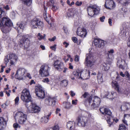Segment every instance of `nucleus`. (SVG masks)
Here are the masks:
<instances>
[{
  "label": "nucleus",
  "mask_w": 130,
  "mask_h": 130,
  "mask_svg": "<svg viewBox=\"0 0 130 130\" xmlns=\"http://www.w3.org/2000/svg\"><path fill=\"white\" fill-rule=\"evenodd\" d=\"M83 97L87 98L85 102V105L86 106H89L91 103L93 102L91 105L92 108L94 109L99 106L101 103L100 99L99 98L95 96L93 98L92 100V96L87 92H85L82 96L81 98Z\"/></svg>",
  "instance_id": "obj_1"
},
{
  "label": "nucleus",
  "mask_w": 130,
  "mask_h": 130,
  "mask_svg": "<svg viewBox=\"0 0 130 130\" xmlns=\"http://www.w3.org/2000/svg\"><path fill=\"white\" fill-rule=\"evenodd\" d=\"M12 23L11 20L8 18L4 17L1 21L0 20V27L3 26L2 30L3 33L7 34L11 30V27Z\"/></svg>",
  "instance_id": "obj_2"
},
{
  "label": "nucleus",
  "mask_w": 130,
  "mask_h": 130,
  "mask_svg": "<svg viewBox=\"0 0 130 130\" xmlns=\"http://www.w3.org/2000/svg\"><path fill=\"white\" fill-rule=\"evenodd\" d=\"M100 9L98 7L95 5H91L87 8L88 15L92 17L95 14H98L100 12Z\"/></svg>",
  "instance_id": "obj_3"
},
{
  "label": "nucleus",
  "mask_w": 130,
  "mask_h": 130,
  "mask_svg": "<svg viewBox=\"0 0 130 130\" xmlns=\"http://www.w3.org/2000/svg\"><path fill=\"white\" fill-rule=\"evenodd\" d=\"M7 56H5L4 59L5 63L6 65L8 62H10L11 65L14 64L17 60L18 57L17 56L14 54H10L9 55V59Z\"/></svg>",
  "instance_id": "obj_4"
},
{
  "label": "nucleus",
  "mask_w": 130,
  "mask_h": 130,
  "mask_svg": "<svg viewBox=\"0 0 130 130\" xmlns=\"http://www.w3.org/2000/svg\"><path fill=\"white\" fill-rule=\"evenodd\" d=\"M50 68L46 64L42 65L39 71L40 74L42 77H46L49 75V72Z\"/></svg>",
  "instance_id": "obj_5"
},
{
  "label": "nucleus",
  "mask_w": 130,
  "mask_h": 130,
  "mask_svg": "<svg viewBox=\"0 0 130 130\" xmlns=\"http://www.w3.org/2000/svg\"><path fill=\"white\" fill-rule=\"evenodd\" d=\"M86 56L85 62V65L88 67H92L94 65V59L90 53L86 54Z\"/></svg>",
  "instance_id": "obj_6"
},
{
  "label": "nucleus",
  "mask_w": 130,
  "mask_h": 130,
  "mask_svg": "<svg viewBox=\"0 0 130 130\" xmlns=\"http://www.w3.org/2000/svg\"><path fill=\"white\" fill-rule=\"evenodd\" d=\"M26 70L23 68H20L17 70L15 75V78L19 80H22L25 76Z\"/></svg>",
  "instance_id": "obj_7"
},
{
  "label": "nucleus",
  "mask_w": 130,
  "mask_h": 130,
  "mask_svg": "<svg viewBox=\"0 0 130 130\" xmlns=\"http://www.w3.org/2000/svg\"><path fill=\"white\" fill-rule=\"evenodd\" d=\"M17 37L22 38L20 42L21 44L25 47H27L29 46L30 41L28 39V35H21L19 34L18 35Z\"/></svg>",
  "instance_id": "obj_8"
},
{
  "label": "nucleus",
  "mask_w": 130,
  "mask_h": 130,
  "mask_svg": "<svg viewBox=\"0 0 130 130\" xmlns=\"http://www.w3.org/2000/svg\"><path fill=\"white\" fill-rule=\"evenodd\" d=\"M35 93L36 95L40 98L43 99L45 97L44 91L43 90L42 87L39 85L35 87Z\"/></svg>",
  "instance_id": "obj_9"
},
{
  "label": "nucleus",
  "mask_w": 130,
  "mask_h": 130,
  "mask_svg": "<svg viewBox=\"0 0 130 130\" xmlns=\"http://www.w3.org/2000/svg\"><path fill=\"white\" fill-rule=\"evenodd\" d=\"M31 26L33 28H41L43 26L42 22L37 19H34L30 22Z\"/></svg>",
  "instance_id": "obj_10"
},
{
  "label": "nucleus",
  "mask_w": 130,
  "mask_h": 130,
  "mask_svg": "<svg viewBox=\"0 0 130 130\" xmlns=\"http://www.w3.org/2000/svg\"><path fill=\"white\" fill-rule=\"evenodd\" d=\"M15 118H18V121L19 123L23 124L26 120V115L22 112H19L17 113Z\"/></svg>",
  "instance_id": "obj_11"
},
{
  "label": "nucleus",
  "mask_w": 130,
  "mask_h": 130,
  "mask_svg": "<svg viewBox=\"0 0 130 130\" xmlns=\"http://www.w3.org/2000/svg\"><path fill=\"white\" fill-rule=\"evenodd\" d=\"M21 99L22 101L29 99H31V95L28 90L26 89H24L21 93Z\"/></svg>",
  "instance_id": "obj_12"
},
{
  "label": "nucleus",
  "mask_w": 130,
  "mask_h": 130,
  "mask_svg": "<svg viewBox=\"0 0 130 130\" xmlns=\"http://www.w3.org/2000/svg\"><path fill=\"white\" fill-rule=\"evenodd\" d=\"M112 86L114 87L119 94H127V90L125 89H123L122 88H120L118 83L116 82H112Z\"/></svg>",
  "instance_id": "obj_13"
},
{
  "label": "nucleus",
  "mask_w": 130,
  "mask_h": 130,
  "mask_svg": "<svg viewBox=\"0 0 130 130\" xmlns=\"http://www.w3.org/2000/svg\"><path fill=\"white\" fill-rule=\"evenodd\" d=\"M77 35L83 38L85 37L87 34L86 30L83 27H79L77 31Z\"/></svg>",
  "instance_id": "obj_14"
},
{
  "label": "nucleus",
  "mask_w": 130,
  "mask_h": 130,
  "mask_svg": "<svg viewBox=\"0 0 130 130\" xmlns=\"http://www.w3.org/2000/svg\"><path fill=\"white\" fill-rule=\"evenodd\" d=\"M30 107V108L28 109V111H27V112L29 113L38 112L40 111V108L34 103H32V105Z\"/></svg>",
  "instance_id": "obj_15"
},
{
  "label": "nucleus",
  "mask_w": 130,
  "mask_h": 130,
  "mask_svg": "<svg viewBox=\"0 0 130 130\" xmlns=\"http://www.w3.org/2000/svg\"><path fill=\"white\" fill-rule=\"evenodd\" d=\"M89 70H85L80 72V78L84 80L87 79L90 77Z\"/></svg>",
  "instance_id": "obj_16"
},
{
  "label": "nucleus",
  "mask_w": 130,
  "mask_h": 130,
  "mask_svg": "<svg viewBox=\"0 0 130 130\" xmlns=\"http://www.w3.org/2000/svg\"><path fill=\"white\" fill-rule=\"evenodd\" d=\"M77 120V124L79 126L84 127L87 123L86 118L85 117H78Z\"/></svg>",
  "instance_id": "obj_17"
},
{
  "label": "nucleus",
  "mask_w": 130,
  "mask_h": 130,
  "mask_svg": "<svg viewBox=\"0 0 130 130\" xmlns=\"http://www.w3.org/2000/svg\"><path fill=\"white\" fill-rule=\"evenodd\" d=\"M54 66L55 67L56 69L59 71H62L64 68L63 63L58 60H57L55 61Z\"/></svg>",
  "instance_id": "obj_18"
},
{
  "label": "nucleus",
  "mask_w": 130,
  "mask_h": 130,
  "mask_svg": "<svg viewBox=\"0 0 130 130\" xmlns=\"http://www.w3.org/2000/svg\"><path fill=\"white\" fill-rule=\"evenodd\" d=\"M105 6L107 9H112L115 8L116 5L113 1L107 0L106 1Z\"/></svg>",
  "instance_id": "obj_19"
},
{
  "label": "nucleus",
  "mask_w": 130,
  "mask_h": 130,
  "mask_svg": "<svg viewBox=\"0 0 130 130\" xmlns=\"http://www.w3.org/2000/svg\"><path fill=\"white\" fill-rule=\"evenodd\" d=\"M106 117L107 118L105 117V119L109 124V125L110 127L114 121L117 123L118 121V119L115 118L112 116H108Z\"/></svg>",
  "instance_id": "obj_20"
},
{
  "label": "nucleus",
  "mask_w": 130,
  "mask_h": 130,
  "mask_svg": "<svg viewBox=\"0 0 130 130\" xmlns=\"http://www.w3.org/2000/svg\"><path fill=\"white\" fill-rule=\"evenodd\" d=\"M94 44L96 48L103 47L104 44L103 40L100 39H98L95 40Z\"/></svg>",
  "instance_id": "obj_21"
},
{
  "label": "nucleus",
  "mask_w": 130,
  "mask_h": 130,
  "mask_svg": "<svg viewBox=\"0 0 130 130\" xmlns=\"http://www.w3.org/2000/svg\"><path fill=\"white\" fill-rule=\"evenodd\" d=\"M45 102H48L49 105L54 106L56 102V99L54 97H48L46 98Z\"/></svg>",
  "instance_id": "obj_22"
},
{
  "label": "nucleus",
  "mask_w": 130,
  "mask_h": 130,
  "mask_svg": "<svg viewBox=\"0 0 130 130\" xmlns=\"http://www.w3.org/2000/svg\"><path fill=\"white\" fill-rule=\"evenodd\" d=\"M75 124L73 121H69L67 123L66 127L69 130H74Z\"/></svg>",
  "instance_id": "obj_23"
},
{
  "label": "nucleus",
  "mask_w": 130,
  "mask_h": 130,
  "mask_svg": "<svg viewBox=\"0 0 130 130\" xmlns=\"http://www.w3.org/2000/svg\"><path fill=\"white\" fill-rule=\"evenodd\" d=\"M114 52V50L113 49H112L108 51L107 55V58L110 59H112L114 58V55L113 54Z\"/></svg>",
  "instance_id": "obj_24"
},
{
  "label": "nucleus",
  "mask_w": 130,
  "mask_h": 130,
  "mask_svg": "<svg viewBox=\"0 0 130 130\" xmlns=\"http://www.w3.org/2000/svg\"><path fill=\"white\" fill-rule=\"evenodd\" d=\"M17 27L15 28V29H17L18 31L20 29H22L23 30L25 25V23L23 22L21 23H18L17 24Z\"/></svg>",
  "instance_id": "obj_25"
},
{
  "label": "nucleus",
  "mask_w": 130,
  "mask_h": 130,
  "mask_svg": "<svg viewBox=\"0 0 130 130\" xmlns=\"http://www.w3.org/2000/svg\"><path fill=\"white\" fill-rule=\"evenodd\" d=\"M129 106V103L123 102L120 108L122 110L125 111L128 108Z\"/></svg>",
  "instance_id": "obj_26"
},
{
  "label": "nucleus",
  "mask_w": 130,
  "mask_h": 130,
  "mask_svg": "<svg viewBox=\"0 0 130 130\" xmlns=\"http://www.w3.org/2000/svg\"><path fill=\"white\" fill-rule=\"evenodd\" d=\"M44 11L43 14L44 18L46 20L48 23L49 24V20L50 19V17H49L48 15V17L47 15L46 12V8L45 7V6H44Z\"/></svg>",
  "instance_id": "obj_27"
},
{
  "label": "nucleus",
  "mask_w": 130,
  "mask_h": 130,
  "mask_svg": "<svg viewBox=\"0 0 130 130\" xmlns=\"http://www.w3.org/2000/svg\"><path fill=\"white\" fill-rule=\"evenodd\" d=\"M117 1L118 2L125 6L127 5L130 2L129 0H117Z\"/></svg>",
  "instance_id": "obj_28"
},
{
  "label": "nucleus",
  "mask_w": 130,
  "mask_h": 130,
  "mask_svg": "<svg viewBox=\"0 0 130 130\" xmlns=\"http://www.w3.org/2000/svg\"><path fill=\"white\" fill-rule=\"evenodd\" d=\"M121 63L119 65V67L122 69H124L127 68V64L125 63L124 60L122 61L121 62Z\"/></svg>",
  "instance_id": "obj_29"
},
{
  "label": "nucleus",
  "mask_w": 130,
  "mask_h": 130,
  "mask_svg": "<svg viewBox=\"0 0 130 130\" xmlns=\"http://www.w3.org/2000/svg\"><path fill=\"white\" fill-rule=\"evenodd\" d=\"M104 114L105 113L106 115L105 116V117L107 118V116L110 115L111 114V112L107 108H104Z\"/></svg>",
  "instance_id": "obj_30"
},
{
  "label": "nucleus",
  "mask_w": 130,
  "mask_h": 130,
  "mask_svg": "<svg viewBox=\"0 0 130 130\" xmlns=\"http://www.w3.org/2000/svg\"><path fill=\"white\" fill-rule=\"evenodd\" d=\"M116 95V92H110L108 93L107 95V98L109 99H111L112 98H113L115 96L114 95Z\"/></svg>",
  "instance_id": "obj_31"
},
{
  "label": "nucleus",
  "mask_w": 130,
  "mask_h": 130,
  "mask_svg": "<svg viewBox=\"0 0 130 130\" xmlns=\"http://www.w3.org/2000/svg\"><path fill=\"white\" fill-rule=\"evenodd\" d=\"M31 101V99H29V100H28L27 99L26 100H25L24 101H23V102H25V105L26 107L27 108V109H28L27 111H28V109H30L29 107H28V106L31 104V103L30 102Z\"/></svg>",
  "instance_id": "obj_32"
},
{
  "label": "nucleus",
  "mask_w": 130,
  "mask_h": 130,
  "mask_svg": "<svg viewBox=\"0 0 130 130\" xmlns=\"http://www.w3.org/2000/svg\"><path fill=\"white\" fill-rule=\"evenodd\" d=\"M32 0H22L24 4L27 6H29L32 3Z\"/></svg>",
  "instance_id": "obj_33"
},
{
  "label": "nucleus",
  "mask_w": 130,
  "mask_h": 130,
  "mask_svg": "<svg viewBox=\"0 0 130 130\" xmlns=\"http://www.w3.org/2000/svg\"><path fill=\"white\" fill-rule=\"evenodd\" d=\"M48 120V117L44 116L42 117L41 119V121L43 123H47Z\"/></svg>",
  "instance_id": "obj_34"
},
{
  "label": "nucleus",
  "mask_w": 130,
  "mask_h": 130,
  "mask_svg": "<svg viewBox=\"0 0 130 130\" xmlns=\"http://www.w3.org/2000/svg\"><path fill=\"white\" fill-rule=\"evenodd\" d=\"M80 72H79L77 71H74L73 73V75L75 77L78 78H80Z\"/></svg>",
  "instance_id": "obj_35"
},
{
  "label": "nucleus",
  "mask_w": 130,
  "mask_h": 130,
  "mask_svg": "<svg viewBox=\"0 0 130 130\" xmlns=\"http://www.w3.org/2000/svg\"><path fill=\"white\" fill-rule=\"evenodd\" d=\"M124 117L125 119L122 120L123 123L124 124H125L127 125H128V124L127 123V122L126 120H125V119L126 118H130V115L128 114H124Z\"/></svg>",
  "instance_id": "obj_36"
},
{
  "label": "nucleus",
  "mask_w": 130,
  "mask_h": 130,
  "mask_svg": "<svg viewBox=\"0 0 130 130\" xmlns=\"http://www.w3.org/2000/svg\"><path fill=\"white\" fill-rule=\"evenodd\" d=\"M60 84L63 86L66 87L68 84V81L66 79H64L61 81Z\"/></svg>",
  "instance_id": "obj_37"
},
{
  "label": "nucleus",
  "mask_w": 130,
  "mask_h": 130,
  "mask_svg": "<svg viewBox=\"0 0 130 130\" xmlns=\"http://www.w3.org/2000/svg\"><path fill=\"white\" fill-rule=\"evenodd\" d=\"M55 4V3L54 1L53 0H50L47 3V5L49 6H51V7Z\"/></svg>",
  "instance_id": "obj_38"
},
{
  "label": "nucleus",
  "mask_w": 130,
  "mask_h": 130,
  "mask_svg": "<svg viewBox=\"0 0 130 130\" xmlns=\"http://www.w3.org/2000/svg\"><path fill=\"white\" fill-rule=\"evenodd\" d=\"M126 127L125 125L123 124L119 125V128L118 130H126Z\"/></svg>",
  "instance_id": "obj_39"
},
{
  "label": "nucleus",
  "mask_w": 130,
  "mask_h": 130,
  "mask_svg": "<svg viewBox=\"0 0 130 130\" xmlns=\"http://www.w3.org/2000/svg\"><path fill=\"white\" fill-rule=\"evenodd\" d=\"M65 108L67 109H69L71 106V104L69 102H67L65 103Z\"/></svg>",
  "instance_id": "obj_40"
},
{
  "label": "nucleus",
  "mask_w": 130,
  "mask_h": 130,
  "mask_svg": "<svg viewBox=\"0 0 130 130\" xmlns=\"http://www.w3.org/2000/svg\"><path fill=\"white\" fill-rule=\"evenodd\" d=\"M97 77L98 83L99 84H100L103 82V79L102 78V75H98Z\"/></svg>",
  "instance_id": "obj_41"
},
{
  "label": "nucleus",
  "mask_w": 130,
  "mask_h": 130,
  "mask_svg": "<svg viewBox=\"0 0 130 130\" xmlns=\"http://www.w3.org/2000/svg\"><path fill=\"white\" fill-rule=\"evenodd\" d=\"M103 69L105 71H106L108 70L109 69V64H107L106 63H104L103 65Z\"/></svg>",
  "instance_id": "obj_42"
},
{
  "label": "nucleus",
  "mask_w": 130,
  "mask_h": 130,
  "mask_svg": "<svg viewBox=\"0 0 130 130\" xmlns=\"http://www.w3.org/2000/svg\"><path fill=\"white\" fill-rule=\"evenodd\" d=\"M5 12L3 11L2 9L0 8V18L5 15Z\"/></svg>",
  "instance_id": "obj_43"
},
{
  "label": "nucleus",
  "mask_w": 130,
  "mask_h": 130,
  "mask_svg": "<svg viewBox=\"0 0 130 130\" xmlns=\"http://www.w3.org/2000/svg\"><path fill=\"white\" fill-rule=\"evenodd\" d=\"M37 37L38 39L39 40H41L42 39H44V37H43L42 35H41L40 33L38 34L37 35Z\"/></svg>",
  "instance_id": "obj_44"
},
{
  "label": "nucleus",
  "mask_w": 130,
  "mask_h": 130,
  "mask_svg": "<svg viewBox=\"0 0 130 130\" xmlns=\"http://www.w3.org/2000/svg\"><path fill=\"white\" fill-rule=\"evenodd\" d=\"M125 34L126 33L124 32V31H122L119 35L121 37V38H123L125 36Z\"/></svg>",
  "instance_id": "obj_45"
},
{
  "label": "nucleus",
  "mask_w": 130,
  "mask_h": 130,
  "mask_svg": "<svg viewBox=\"0 0 130 130\" xmlns=\"http://www.w3.org/2000/svg\"><path fill=\"white\" fill-rule=\"evenodd\" d=\"M125 75H126L125 77L127 79L129 80H130V75L129 74L127 71L125 72Z\"/></svg>",
  "instance_id": "obj_46"
},
{
  "label": "nucleus",
  "mask_w": 130,
  "mask_h": 130,
  "mask_svg": "<svg viewBox=\"0 0 130 130\" xmlns=\"http://www.w3.org/2000/svg\"><path fill=\"white\" fill-rule=\"evenodd\" d=\"M51 9L53 11H56L57 9V7L56 6V4L53 5Z\"/></svg>",
  "instance_id": "obj_47"
},
{
  "label": "nucleus",
  "mask_w": 130,
  "mask_h": 130,
  "mask_svg": "<svg viewBox=\"0 0 130 130\" xmlns=\"http://www.w3.org/2000/svg\"><path fill=\"white\" fill-rule=\"evenodd\" d=\"M56 44H54V45L50 47V48L52 49V50H53L54 51H56Z\"/></svg>",
  "instance_id": "obj_48"
},
{
  "label": "nucleus",
  "mask_w": 130,
  "mask_h": 130,
  "mask_svg": "<svg viewBox=\"0 0 130 130\" xmlns=\"http://www.w3.org/2000/svg\"><path fill=\"white\" fill-rule=\"evenodd\" d=\"M19 101V98L18 96L16 97L15 99V104L16 105L18 104Z\"/></svg>",
  "instance_id": "obj_49"
},
{
  "label": "nucleus",
  "mask_w": 130,
  "mask_h": 130,
  "mask_svg": "<svg viewBox=\"0 0 130 130\" xmlns=\"http://www.w3.org/2000/svg\"><path fill=\"white\" fill-rule=\"evenodd\" d=\"M82 4V2H79L78 1H77L75 3L76 5L77 6H80Z\"/></svg>",
  "instance_id": "obj_50"
},
{
  "label": "nucleus",
  "mask_w": 130,
  "mask_h": 130,
  "mask_svg": "<svg viewBox=\"0 0 130 130\" xmlns=\"http://www.w3.org/2000/svg\"><path fill=\"white\" fill-rule=\"evenodd\" d=\"M53 130H59L58 126L57 125L53 127Z\"/></svg>",
  "instance_id": "obj_51"
},
{
  "label": "nucleus",
  "mask_w": 130,
  "mask_h": 130,
  "mask_svg": "<svg viewBox=\"0 0 130 130\" xmlns=\"http://www.w3.org/2000/svg\"><path fill=\"white\" fill-rule=\"evenodd\" d=\"M79 60V57L77 55H76L75 56V61L76 62H78Z\"/></svg>",
  "instance_id": "obj_52"
},
{
  "label": "nucleus",
  "mask_w": 130,
  "mask_h": 130,
  "mask_svg": "<svg viewBox=\"0 0 130 130\" xmlns=\"http://www.w3.org/2000/svg\"><path fill=\"white\" fill-rule=\"evenodd\" d=\"M72 40L74 43H76L77 41V39L76 37H72Z\"/></svg>",
  "instance_id": "obj_53"
},
{
  "label": "nucleus",
  "mask_w": 130,
  "mask_h": 130,
  "mask_svg": "<svg viewBox=\"0 0 130 130\" xmlns=\"http://www.w3.org/2000/svg\"><path fill=\"white\" fill-rule=\"evenodd\" d=\"M77 100L76 99L75 100H72V103L73 105H76L77 104Z\"/></svg>",
  "instance_id": "obj_54"
},
{
  "label": "nucleus",
  "mask_w": 130,
  "mask_h": 130,
  "mask_svg": "<svg viewBox=\"0 0 130 130\" xmlns=\"http://www.w3.org/2000/svg\"><path fill=\"white\" fill-rule=\"evenodd\" d=\"M56 39V37L54 36L52 38H49L48 40L51 41H54V40Z\"/></svg>",
  "instance_id": "obj_55"
},
{
  "label": "nucleus",
  "mask_w": 130,
  "mask_h": 130,
  "mask_svg": "<svg viewBox=\"0 0 130 130\" xmlns=\"http://www.w3.org/2000/svg\"><path fill=\"white\" fill-rule=\"evenodd\" d=\"M63 45H65V47L66 48L67 47L69 44L67 42H63Z\"/></svg>",
  "instance_id": "obj_56"
},
{
  "label": "nucleus",
  "mask_w": 130,
  "mask_h": 130,
  "mask_svg": "<svg viewBox=\"0 0 130 130\" xmlns=\"http://www.w3.org/2000/svg\"><path fill=\"white\" fill-rule=\"evenodd\" d=\"M19 126V124L17 123H14L13 125L14 128L15 129L17 128Z\"/></svg>",
  "instance_id": "obj_57"
},
{
  "label": "nucleus",
  "mask_w": 130,
  "mask_h": 130,
  "mask_svg": "<svg viewBox=\"0 0 130 130\" xmlns=\"http://www.w3.org/2000/svg\"><path fill=\"white\" fill-rule=\"evenodd\" d=\"M105 17L104 16H103L102 17H101L100 18V21L102 22H103L104 21V20L105 19Z\"/></svg>",
  "instance_id": "obj_58"
},
{
  "label": "nucleus",
  "mask_w": 130,
  "mask_h": 130,
  "mask_svg": "<svg viewBox=\"0 0 130 130\" xmlns=\"http://www.w3.org/2000/svg\"><path fill=\"white\" fill-rule=\"evenodd\" d=\"M43 81L44 82L48 83L49 82V80L47 78H46L43 79Z\"/></svg>",
  "instance_id": "obj_59"
},
{
  "label": "nucleus",
  "mask_w": 130,
  "mask_h": 130,
  "mask_svg": "<svg viewBox=\"0 0 130 130\" xmlns=\"http://www.w3.org/2000/svg\"><path fill=\"white\" fill-rule=\"evenodd\" d=\"M108 23L109 24L110 26H111L112 25V20L111 19H108Z\"/></svg>",
  "instance_id": "obj_60"
},
{
  "label": "nucleus",
  "mask_w": 130,
  "mask_h": 130,
  "mask_svg": "<svg viewBox=\"0 0 130 130\" xmlns=\"http://www.w3.org/2000/svg\"><path fill=\"white\" fill-rule=\"evenodd\" d=\"M104 108L103 109V108H100V111L103 114H104Z\"/></svg>",
  "instance_id": "obj_61"
},
{
  "label": "nucleus",
  "mask_w": 130,
  "mask_h": 130,
  "mask_svg": "<svg viewBox=\"0 0 130 130\" xmlns=\"http://www.w3.org/2000/svg\"><path fill=\"white\" fill-rule=\"evenodd\" d=\"M70 92H71V95L72 97L74 96L75 94V93H74L72 91H71Z\"/></svg>",
  "instance_id": "obj_62"
},
{
  "label": "nucleus",
  "mask_w": 130,
  "mask_h": 130,
  "mask_svg": "<svg viewBox=\"0 0 130 130\" xmlns=\"http://www.w3.org/2000/svg\"><path fill=\"white\" fill-rule=\"evenodd\" d=\"M4 121V119L2 117H0V125L2 124V122H3Z\"/></svg>",
  "instance_id": "obj_63"
},
{
  "label": "nucleus",
  "mask_w": 130,
  "mask_h": 130,
  "mask_svg": "<svg viewBox=\"0 0 130 130\" xmlns=\"http://www.w3.org/2000/svg\"><path fill=\"white\" fill-rule=\"evenodd\" d=\"M40 47L43 50H44L45 49V46L42 45H40Z\"/></svg>",
  "instance_id": "obj_64"
}]
</instances>
